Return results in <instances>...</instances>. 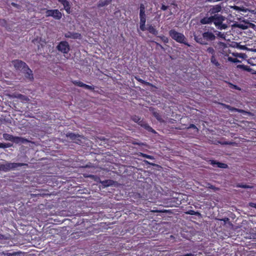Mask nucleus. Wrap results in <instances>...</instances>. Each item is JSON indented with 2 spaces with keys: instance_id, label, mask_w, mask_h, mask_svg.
Returning a JSON list of instances; mask_svg holds the SVG:
<instances>
[{
  "instance_id": "obj_1",
  "label": "nucleus",
  "mask_w": 256,
  "mask_h": 256,
  "mask_svg": "<svg viewBox=\"0 0 256 256\" xmlns=\"http://www.w3.org/2000/svg\"><path fill=\"white\" fill-rule=\"evenodd\" d=\"M222 10V6L221 4H216L210 6L206 16L200 20V23L202 24L213 23L218 30L226 29L228 27V25L224 23V22L226 20V18L218 14Z\"/></svg>"
},
{
  "instance_id": "obj_2",
  "label": "nucleus",
  "mask_w": 256,
  "mask_h": 256,
  "mask_svg": "<svg viewBox=\"0 0 256 256\" xmlns=\"http://www.w3.org/2000/svg\"><path fill=\"white\" fill-rule=\"evenodd\" d=\"M214 32H218L216 34L220 36V32H217L214 30V28H212L211 30H204V32L200 31L194 34V40L195 41L202 44L206 45L209 43L214 41L216 39V36Z\"/></svg>"
},
{
  "instance_id": "obj_3",
  "label": "nucleus",
  "mask_w": 256,
  "mask_h": 256,
  "mask_svg": "<svg viewBox=\"0 0 256 256\" xmlns=\"http://www.w3.org/2000/svg\"><path fill=\"white\" fill-rule=\"evenodd\" d=\"M169 35L176 42L183 44L188 47L190 46V44L186 42V38L183 34L178 32L175 30L172 29L169 31Z\"/></svg>"
},
{
  "instance_id": "obj_4",
  "label": "nucleus",
  "mask_w": 256,
  "mask_h": 256,
  "mask_svg": "<svg viewBox=\"0 0 256 256\" xmlns=\"http://www.w3.org/2000/svg\"><path fill=\"white\" fill-rule=\"evenodd\" d=\"M140 28L142 31L146 30V16L145 14V6L144 4H141L140 6Z\"/></svg>"
},
{
  "instance_id": "obj_5",
  "label": "nucleus",
  "mask_w": 256,
  "mask_h": 256,
  "mask_svg": "<svg viewBox=\"0 0 256 256\" xmlns=\"http://www.w3.org/2000/svg\"><path fill=\"white\" fill-rule=\"evenodd\" d=\"M3 138L6 140L11 141L16 144H24L28 142L25 138L14 136L6 133L3 134Z\"/></svg>"
},
{
  "instance_id": "obj_6",
  "label": "nucleus",
  "mask_w": 256,
  "mask_h": 256,
  "mask_svg": "<svg viewBox=\"0 0 256 256\" xmlns=\"http://www.w3.org/2000/svg\"><path fill=\"white\" fill-rule=\"evenodd\" d=\"M24 165H26V164L23 163L8 162L4 164H0V171L8 172L10 170Z\"/></svg>"
},
{
  "instance_id": "obj_7",
  "label": "nucleus",
  "mask_w": 256,
  "mask_h": 256,
  "mask_svg": "<svg viewBox=\"0 0 256 256\" xmlns=\"http://www.w3.org/2000/svg\"><path fill=\"white\" fill-rule=\"evenodd\" d=\"M46 17L52 16L54 19L60 20L62 18V14L58 10H48L46 12Z\"/></svg>"
},
{
  "instance_id": "obj_8",
  "label": "nucleus",
  "mask_w": 256,
  "mask_h": 256,
  "mask_svg": "<svg viewBox=\"0 0 256 256\" xmlns=\"http://www.w3.org/2000/svg\"><path fill=\"white\" fill-rule=\"evenodd\" d=\"M57 50L64 54H67L70 50L69 44L66 41H62L56 46Z\"/></svg>"
},
{
  "instance_id": "obj_9",
  "label": "nucleus",
  "mask_w": 256,
  "mask_h": 256,
  "mask_svg": "<svg viewBox=\"0 0 256 256\" xmlns=\"http://www.w3.org/2000/svg\"><path fill=\"white\" fill-rule=\"evenodd\" d=\"M132 120L136 122H138L148 132H152L153 133H155V130L150 127L148 124H143L144 122L142 120H141L139 116H133L132 117Z\"/></svg>"
},
{
  "instance_id": "obj_10",
  "label": "nucleus",
  "mask_w": 256,
  "mask_h": 256,
  "mask_svg": "<svg viewBox=\"0 0 256 256\" xmlns=\"http://www.w3.org/2000/svg\"><path fill=\"white\" fill-rule=\"evenodd\" d=\"M12 63L15 68L20 70H25L26 68L28 66L26 62L18 60H12Z\"/></svg>"
},
{
  "instance_id": "obj_11",
  "label": "nucleus",
  "mask_w": 256,
  "mask_h": 256,
  "mask_svg": "<svg viewBox=\"0 0 256 256\" xmlns=\"http://www.w3.org/2000/svg\"><path fill=\"white\" fill-rule=\"evenodd\" d=\"M221 104L222 106H223L224 108H226V109L228 110H230L231 112H238L242 113L243 114H250V112H248L244 110L232 107L230 105H228V104Z\"/></svg>"
},
{
  "instance_id": "obj_12",
  "label": "nucleus",
  "mask_w": 256,
  "mask_h": 256,
  "mask_svg": "<svg viewBox=\"0 0 256 256\" xmlns=\"http://www.w3.org/2000/svg\"><path fill=\"white\" fill-rule=\"evenodd\" d=\"M63 5L64 9L66 12L70 14L71 12V6L70 2L67 0H58Z\"/></svg>"
},
{
  "instance_id": "obj_13",
  "label": "nucleus",
  "mask_w": 256,
  "mask_h": 256,
  "mask_svg": "<svg viewBox=\"0 0 256 256\" xmlns=\"http://www.w3.org/2000/svg\"><path fill=\"white\" fill-rule=\"evenodd\" d=\"M24 72H25V74L24 76L27 79H28L30 81H32L34 80V76L32 74V70L28 66L25 70H24Z\"/></svg>"
},
{
  "instance_id": "obj_14",
  "label": "nucleus",
  "mask_w": 256,
  "mask_h": 256,
  "mask_svg": "<svg viewBox=\"0 0 256 256\" xmlns=\"http://www.w3.org/2000/svg\"><path fill=\"white\" fill-rule=\"evenodd\" d=\"M210 164L214 166V165H216L217 167L222 168H226L228 166L226 164L222 163L220 162H216L214 160H210Z\"/></svg>"
},
{
  "instance_id": "obj_15",
  "label": "nucleus",
  "mask_w": 256,
  "mask_h": 256,
  "mask_svg": "<svg viewBox=\"0 0 256 256\" xmlns=\"http://www.w3.org/2000/svg\"><path fill=\"white\" fill-rule=\"evenodd\" d=\"M146 30L148 31L150 34H152L154 36H156L158 34V30L155 28L154 26L152 24H148Z\"/></svg>"
},
{
  "instance_id": "obj_16",
  "label": "nucleus",
  "mask_w": 256,
  "mask_h": 256,
  "mask_svg": "<svg viewBox=\"0 0 256 256\" xmlns=\"http://www.w3.org/2000/svg\"><path fill=\"white\" fill-rule=\"evenodd\" d=\"M210 60L211 63L215 66L217 68L220 67V64L218 60L216 58V56H212Z\"/></svg>"
},
{
  "instance_id": "obj_17",
  "label": "nucleus",
  "mask_w": 256,
  "mask_h": 256,
  "mask_svg": "<svg viewBox=\"0 0 256 256\" xmlns=\"http://www.w3.org/2000/svg\"><path fill=\"white\" fill-rule=\"evenodd\" d=\"M112 0H100L98 4V7L101 8L109 4Z\"/></svg>"
},
{
  "instance_id": "obj_18",
  "label": "nucleus",
  "mask_w": 256,
  "mask_h": 256,
  "mask_svg": "<svg viewBox=\"0 0 256 256\" xmlns=\"http://www.w3.org/2000/svg\"><path fill=\"white\" fill-rule=\"evenodd\" d=\"M66 136L70 140H78V138H79L80 136L78 134H76L72 132H68Z\"/></svg>"
},
{
  "instance_id": "obj_19",
  "label": "nucleus",
  "mask_w": 256,
  "mask_h": 256,
  "mask_svg": "<svg viewBox=\"0 0 256 256\" xmlns=\"http://www.w3.org/2000/svg\"><path fill=\"white\" fill-rule=\"evenodd\" d=\"M102 185L104 187L110 186L112 184L114 181L110 180H105L100 182Z\"/></svg>"
},
{
  "instance_id": "obj_20",
  "label": "nucleus",
  "mask_w": 256,
  "mask_h": 256,
  "mask_svg": "<svg viewBox=\"0 0 256 256\" xmlns=\"http://www.w3.org/2000/svg\"><path fill=\"white\" fill-rule=\"evenodd\" d=\"M136 80H138V82H140V83L142 84H144L146 85L150 86V84L148 82H146L144 80L141 79L138 76H136L134 77Z\"/></svg>"
},
{
  "instance_id": "obj_21",
  "label": "nucleus",
  "mask_w": 256,
  "mask_h": 256,
  "mask_svg": "<svg viewBox=\"0 0 256 256\" xmlns=\"http://www.w3.org/2000/svg\"><path fill=\"white\" fill-rule=\"evenodd\" d=\"M70 34L72 36H68L67 35H66V37L75 39L78 38L80 36V34L78 33H70Z\"/></svg>"
},
{
  "instance_id": "obj_22",
  "label": "nucleus",
  "mask_w": 256,
  "mask_h": 256,
  "mask_svg": "<svg viewBox=\"0 0 256 256\" xmlns=\"http://www.w3.org/2000/svg\"><path fill=\"white\" fill-rule=\"evenodd\" d=\"M140 156H142L143 158H146L150 159V160H154V158L153 156H150V155H148L147 154L142 153V152L140 153Z\"/></svg>"
},
{
  "instance_id": "obj_23",
  "label": "nucleus",
  "mask_w": 256,
  "mask_h": 256,
  "mask_svg": "<svg viewBox=\"0 0 256 256\" xmlns=\"http://www.w3.org/2000/svg\"><path fill=\"white\" fill-rule=\"evenodd\" d=\"M206 52L210 54H211L212 56H216L215 55V50H214V48L212 47H208L207 50H206Z\"/></svg>"
},
{
  "instance_id": "obj_24",
  "label": "nucleus",
  "mask_w": 256,
  "mask_h": 256,
  "mask_svg": "<svg viewBox=\"0 0 256 256\" xmlns=\"http://www.w3.org/2000/svg\"><path fill=\"white\" fill-rule=\"evenodd\" d=\"M72 83L82 88L84 86V83L79 80H74L72 81Z\"/></svg>"
},
{
  "instance_id": "obj_25",
  "label": "nucleus",
  "mask_w": 256,
  "mask_h": 256,
  "mask_svg": "<svg viewBox=\"0 0 256 256\" xmlns=\"http://www.w3.org/2000/svg\"><path fill=\"white\" fill-rule=\"evenodd\" d=\"M232 8L233 10H236L242 11V12H246L244 8H243V7L240 8V7H239V6H232Z\"/></svg>"
},
{
  "instance_id": "obj_26",
  "label": "nucleus",
  "mask_w": 256,
  "mask_h": 256,
  "mask_svg": "<svg viewBox=\"0 0 256 256\" xmlns=\"http://www.w3.org/2000/svg\"><path fill=\"white\" fill-rule=\"evenodd\" d=\"M238 68H242L244 70L249 71L250 68L248 66L244 64H240L237 66Z\"/></svg>"
},
{
  "instance_id": "obj_27",
  "label": "nucleus",
  "mask_w": 256,
  "mask_h": 256,
  "mask_svg": "<svg viewBox=\"0 0 256 256\" xmlns=\"http://www.w3.org/2000/svg\"><path fill=\"white\" fill-rule=\"evenodd\" d=\"M0 25L6 28L7 22L4 19H0Z\"/></svg>"
},
{
  "instance_id": "obj_28",
  "label": "nucleus",
  "mask_w": 256,
  "mask_h": 256,
  "mask_svg": "<svg viewBox=\"0 0 256 256\" xmlns=\"http://www.w3.org/2000/svg\"><path fill=\"white\" fill-rule=\"evenodd\" d=\"M228 61L232 62H234V63L238 62H240V60H238L236 58L228 57Z\"/></svg>"
},
{
  "instance_id": "obj_29",
  "label": "nucleus",
  "mask_w": 256,
  "mask_h": 256,
  "mask_svg": "<svg viewBox=\"0 0 256 256\" xmlns=\"http://www.w3.org/2000/svg\"><path fill=\"white\" fill-rule=\"evenodd\" d=\"M187 214H190V215H198L200 214L198 212H195L194 210H190L188 212H187Z\"/></svg>"
},
{
  "instance_id": "obj_30",
  "label": "nucleus",
  "mask_w": 256,
  "mask_h": 256,
  "mask_svg": "<svg viewBox=\"0 0 256 256\" xmlns=\"http://www.w3.org/2000/svg\"><path fill=\"white\" fill-rule=\"evenodd\" d=\"M164 43H168V38L164 36H158Z\"/></svg>"
},
{
  "instance_id": "obj_31",
  "label": "nucleus",
  "mask_w": 256,
  "mask_h": 256,
  "mask_svg": "<svg viewBox=\"0 0 256 256\" xmlns=\"http://www.w3.org/2000/svg\"><path fill=\"white\" fill-rule=\"evenodd\" d=\"M153 116L158 120L161 119L160 115L156 112H153Z\"/></svg>"
},
{
  "instance_id": "obj_32",
  "label": "nucleus",
  "mask_w": 256,
  "mask_h": 256,
  "mask_svg": "<svg viewBox=\"0 0 256 256\" xmlns=\"http://www.w3.org/2000/svg\"><path fill=\"white\" fill-rule=\"evenodd\" d=\"M12 146V144L10 143H2V148H8Z\"/></svg>"
},
{
  "instance_id": "obj_33",
  "label": "nucleus",
  "mask_w": 256,
  "mask_h": 256,
  "mask_svg": "<svg viewBox=\"0 0 256 256\" xmlns=\"http://www.w3.org/2000/svg\"><path fill=\"white\" fill-rule=\"evenodd\" d=\"M188 128H192L196 130V131H198V128L194 124H190L188 127Z\"/></svg>"
},
{
  "instance_id": "obj_34",
  "label": "nucleus",
  "mask_w": 256,
  "mask_h": 256,
  "mask_svg": "<svg viewBox=\"0 0 256 256\" xmlns=\"http://www.w3.org/2000/svg\"><path fill=\"white\" fill-rule=\"evenodd\" d=\"M230 85H231V86H230L231 88H234L235 90H240V88L237 86L232 84H230Z\"/></svg>"
},
{
  "instance_id": "obj_35",
  "label": "nucleus",
  "mask_w": 256,
  "mask_h": 256,
  "mask_svg": "<svg viewBox=\"0 0 256 256\" xmlns=\"http://www.w3.org/2000/svg\"><path fill=\"white\" fill-rule=\"evenodd\" d=\"M168 8V6H166L164 4H162L161 7V10H166Z\"/></svg>"
},
{
  "instance_id": "obj_36",
  "label": "nucleus",
  "mask_w": 256,
  "mask_h": 256,
  "mask_svg": "<svg viewBox=\"0 0 256 256\" xmlns=\"http://www.w3.org/2000/svg\"><path fill=\"white\" fill-rule=\"evenodd\" d=\"M87 90H94V86H88V89Z\"/></svg>"
},
{
  "instance_id": "obj_37",
  "label": "nucleus",
  "mask_w": 256,
  "mask_h": 256,
  "mask_svg": "<svg viewBox=\"0 0 256 256\" xmlns=\"http://www.w3.org/2000/svg\"><path fill=\"white\" fill-rule=\"evenodd\" d=\"M209 188L212 189V190H218V188H216L214 186H212V185H210V186H209Z\"/></svg>"
},
{
  "instance_id": "obj_38",
  "label": "nucleus",
  "mask_w": 256,
  "mask_h": 256,
  "mask_svg": "<svg viewBox=\"0 0 256 256\" xmlns=\"http://www.w3.org/2000/svg\"><path fill=\"white\" fill-rule=\"evenodd\" d=\"M156 45L158 46H159V48H161L163 49L164 48L163 46L160 44L159 43L157 42H155Z\"/></svg>"
},
{
  "instance_id": "obj_39",
  "label": "nucleus",
  "mask_w": 256,
  "mask_h": 256,
  "mask_svg": "<svg viewBox=\"0 0 256 256\" xmlns=\"http://www.w3.org/2000/svg\"><path fill=\"white\" fill-rule=\"evenodd\" d=\"M240 187L242 188H249V186H248L246 185V184L240 186Z\"/></svg>"
},
{
  "instance_id": "obj_40",
  "label": "nucleus",
  "mask_w": 256,
  "mask_h": 256,
  "mask_svg": "<svg viewBox=\"0 0 256 256\" xmlns=\"http://www.w3.org/2000/svg\"><path fill=\"white\" fill-rule=\"evenodd\" d=\"M11 4L14 6H15V7H16L18 8V5L14 2H12Z\"/></svg>"
},
{
  "instance_id": "obj_41",
  "label": "nucleus",
  "mask_w": 256,
  "mask_h": 256,
  "mask_svg": "<svg viewBox=\"0 0 256 256\" xmlns=\"http://www.w3.org/2000/svg\"><path fill=\"white\" fill-rule=\"evenodd\" d=\"M16 252H13L12 254H9L8 256H16Z\"/></svg>"
},
{
  "instance_id": "obj_42",
  "label": "nucleus",
  "mask_w": 256,
  "mask_h": 256,
  "mask_svg": "<svg viewBox=\"0 0 256 256\" xmlns=\"http://www.w3.org/2000/svg\"><path fill=\"white\" fill-rule=\"evenodd\" d=\"M184 256H193V254L191 253L186 254H184Z\"/></svg>"
},
{
  "instance_id": "obj_43",
  "label": "nucleus",
  "mask_w": 256,
  "mask_h": 256,
  "mask_svg": "<svg viewBox=\"0 0 256 256\" xmlns=\"http://www.w3.org/2000/svg\"><path fill=\"white\" fill-rule=\"evenodd\" d=\"M250 206L254 208H256V204L254 203H251Z\"/></svg>"
},
{
  "instance_id": "obj_44",
  "label": "nucleus",
  "mask_w": 256,
  "mask_h": 256,
  "mask_svg": "<svg viewBox=\"0 0 256 256\" xmlns=\"http://www.w3.org/2000/svg\"><path fill=\"white\" fill-rule=\"evenodd\" d=\"M88 85L84 84V86H83L82 88H84L86 89H88Z\"/></svg>"
},
{
  "instance_id": "obj_45",
  "label": "nucleus",
  "mask_w": 256,
  "mask_h": 256,
  "mask_svg": "<svg viewBox=\"0 0 256 256\" xmlns=\"http://www.w3.org/2000/svg\"><path fill=\"white\" fill-rule=\"evenodd\" d=\"M0 148H2V143H0Z\"/></svg>"
},
{
  "instance_id": "obj_46",
  "label": "nucleus",
  "mask_w": 256,
  "mask_h": 256,
  "mask_svg": "<svg viewBox=\"0 0 256 256\" xmlns=\"http://www.w3.org/2000/svg\"><path fill=\"white\" fill-rule=\"evenodd\" d=\"M70 32L68 33V34H66V35L68 36H72V35L70 34Z\"/></svg>"
},
{
  "instance_id": "obj_47",
  "label": "nucleus",
  "mask_w": 256,
  "mask_h": 256,
  "mask_svg": "<svg viewBox=\"0 0 256 256\" xmlns=\"http://www.w3.org/2000/svg\"><path fill=\"white\" fill-rule=\"evenodd\" d=\"M2 237V235L0 234V239H1Z\"/></svg>"
},
{
  "instance_id": "obj_48",
  "label": "nucleus",
  "mask_w": 256,
  "mask_h": 256,
  "mask_svg": "<svg viewBox=\"0 0 256 256\" xmlns=\"http://www.w3.org/2000/svg\"><path fill=\"white\" fill-rule=\"evenodd\" d=\"M89 177L92 178V177H94V176L93 175H90V176H89Z\"/></svg>"
},
{
  "instance_id": "obj_49",
  "label": "nucleus",
  "mask_w": 256,
  "mask_h": 256,
  "mask_svg": "<svg viewBox=\"0 0 256 256\" xmlns=\"http://www.w3.org/2000/svg\"><path fill=\"white\" fill-rule=\"evenodd\" d=\"M226 144H230V142H225Z\"/></svg>"
},
{
  "instance_id": "obj_50",
  "label": "nucleus",
  "mask_w": 256,
  "mask_h": 256,
  "mask_svg": "<svg viewBox=\"0 0 256 256\" xmlns=\"http://www.w3.org/2000/svg\"><path fill=\"white\" fill-rule=\"evenodd\" d=\"M145 162H147V163H148V164H150V162H148V161H145Z\"/></svg>"
},
{
  "instance_id": "obj_51",
  "label": "nucleus",
  "mask_w": 256,
  "mask_h": 256,
  "mask_svg": "<svg viewBox=\"0 0 256 256\" xmlns=\"http://www.w3.org/2000/svg\"><path fill=\"white\" fill-rule=\"evenodd\" d=\"M22 96V94H20V96H19V97H20V96Z\"/></svg>"
}]
</instances>
